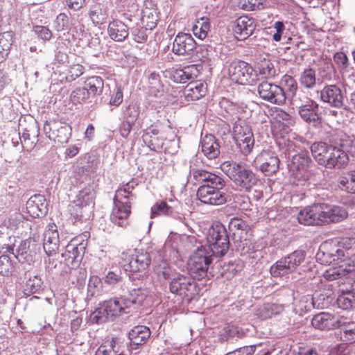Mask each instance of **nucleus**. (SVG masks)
Here are the masks:
<instances>
[{
	"mask_svg": "<svg viewBox=\"0 0 355 355\" xmlns=\"http://www.w3.org/2000/svg\"><path fill=\"white\" fill-rule=\"evenodd\" d=\"M174 209L164 201H158L151 207V218L157 216H171L173 214Z\"/></svg>",
	"mask_w": 355,
	"mask_h": 355,
	"instance_id": "8fccbe9b",
	"label": "nucleus"
},
{
	"mask_svg": "<svg viewBox=\"0 0 355 355\" xmlns=\"http://www.w3.org/2000/svg\"><path fill=\"white\" fill-rule=\"evenodd\" d=\"M315 72L312 68L304 69L300 77L301 84L306 88H311L315 85Z\"/></svg>",
	"mask_w": 355,
	"mask_h": 355,
	"instance_id": "bf43d9fd",
	"label": "nucleus"
},
{
	"mask_svg": "<svg viewBox=\"0 0 355 355\" xmlns=\"http://www.w3.org/2000/svg\"><path fill=\"white\" fill-rule=\"evenodd\" d=\"M42 280L40 277L37 275H33L29 277L24 286V291L26 293H37L42 286Z\"/></svg>",
	"mask_w": 355,
	"mask_h": 355,
	"instance_id": "4d7b16f0",
	"label": "nucleus"
},
{
	"mask_svg": "<svg viewBox=\"0 0 355 355\" xmlns=\"http://www.w3.org/2000/svg\"><path fill=\"white\" fill-rule=\"evenodd\" d=\"M103 291V283L96 275L90 277L87 284V294L91 297H98Z\"/></svg>",
	"mask_w": 355,
	"mask_h": 355,
	"instance_id": "09e8293b",
	"label": "nucleus"
},
{
	"mask_svg": "<svg viewBox=\"0 0 355 355\" xmlns=\"http://www.w3.org/2000/svg\"><path fill=\"white\" fill-rule=\"evenodd\" d=\"M116 341L112 338L106 340L96 350L95 355H118L121 354L116 348Z\"/></svg>",
	"mask_w": 355,
	"mask_h": 355,
	"instance_id": "864d4df0",
	"label": "nucleus"
},
{
	"mask_svg": "<svg viewBox=\"0 0 355 355\" xmlns=\"http://www.w3.org/2000/svg\"><path fill=\"white\" fill-rule=\"evenodd\" d=\"M38 135L39 130L35 124L30 126L29 129L25 128L20 137L23 148L28 152L31 151L38 141Z\"/></svg>",
	"mask_w": 355,
	"mask_h": 355,
	"instance_id": "7c9ffc66",
	"label": "nucleus"
},
{
	"mask_svg": "<svg viewBox=\"0 0 355 355\" xmlns=\"http://www.w3.org/2000/svg\"><path fill=\"white\" fill-rule=\"evenodd\" d=\"M107 31L110 37L117 42L124 40L128 35L127 26L121 21H111L109 24Z\"/></svg>",
	"mask_w": 355,
	"mask_h": 355,
	"instance_id": "72a5a7b5",
	"label": "nucleus"
},
{
	"mask_svg": "<svg viewBox=\"0 0 355 355\" xmlns=\"http://www.w3.org/2000/svg\"><path fill=\"white\" fill-rule=\"evenodd\" d=\"M284 310L283 304L266 303L259 309L257 315L262 320H266L281 313Z\"/></svg>",
	"mask_w": 355,
	"mask_h": 355,
	"instance_id": "a19ab883",
	"label": "nucleus"
},
{
	"mask_svg": "<svg viewBox=\"0 0 355 355\" xmlns=\"http://www.w3.org/2000/svg\"><path fill=\"white\" fill-rule=\"evenodd\" d=\"M90 319L92 322L96 324H102L107 320H111L109 313L103 303L91 314Z\"/></svg>",
	"mask_w": 355,
	"mask_h": 355,
	"instance_id": "6e6d98bb",
	"label": "nucleus"
},
{
	"mask_svg": "<svg viewBox=\"0 0 355 355\" xmlns=\"http://www.w3.org/2000/svg\"><path fill=\"white\" fill-rule=\"evenodd\" d=\"M339 186L342 190L355 194V171L349 174V178H341Z\"/></svg>",
	"mask_w": 355,
	"mask_h": 355,
	"instance_id": "e2e57ef3",
	"label": "nucleus"
},
{
	"mask_svg": "<svg viewBox=\"0 0 355 355\" xmlns=\"http://www.w3.org/2000/svg\"><path fill=\"white\" fill-rule=\"evenodd\" d=\"M330 256L338 269L327 270L324 274L327 279L333 280L355 270V238L343 239L338 248L332 250Z\"/></svg>",
	"mask_w": 355,
	"mask_h": 355,
	"instance_id": "f03ea898",
	"label": "nucleus"
},
{
	"mask_svg": "<svg viewBox=\"0 0 355 355\" xmlns=\"http://www.w3.org/2000/svg\"><path fill=\"white\" fill-rule=\"evenodd\" d=\"M146 291L141 288H134L130 293L129 297L125 299L126 306L130 308L131 305H141L146 300Z\"/></svg>",
	"mask_w": 355,
	"mask_h": 355,
	"instance_id": "c03bdc74",
	"label": "nucleus"
},
{
	"mask_svg": "<svg viewBox=\"0 0 355 355\" xmlns=\"http://www.w3.org/2000/svg\"><path fill=\"white\" fill-rule=\"evenodd\" d=\"M33 31L35 35L44 41H49L52 37L51 31L46 26H35L33 27Z\"/></svg>",
	"mask_w": 355,
	"mask_h": 355,
	"instance_id": "69168bd1",
	"label": "nucleus"
},
{
	"mask_svg": "<svg viewBox=\"0 0 355 355\" xmlns=\"http://www.w3.org/2000/svg\"><path fill=\"white\" fill-rule=\"evenodd\" d=\"M305 256L306 254L302 250L294 251L274 263L270 267V274L277 277L293 272L304 261Z\"/></svg>",
	"mask_w": 355,
	"mask_h": 355,
	"instance_id": "9d476101",
	"label": "nucleus"
},
{
	"mask_svg": "<svg viewBox=\"0 0 355 355\" xmlns=\"http://www.w3.org/2000/svg\"><path fill=\"white\" fill-rule=\"evenodd\" d=\"M137 186V183L135 180H131L116 191L115 197L121 200L130 201V199L134 197L132 191Z\"/></svg>",
	"mask_w": 355,
	"mask_h": 355,
	"instance_id": "de8ad7c7",
	"label": "nucleus"
},
{
	"mask_svg": "<svg viewBox=\"0 0 355 355\" xmlns=\"http://www.w3.org/2000/svg\"><path fill=\"white\" fill-rule=\"evenodd\" d=\"M317 217L318 225L338 223L345 219L348 213L343 207L327 203H317Z\"/></svg>",
	"mask_w": 355,
	"mask_h": 355,
	"instance_id": "9b49d317",
	"label": "nucleus"
},
{
	"mask_svg": "<svg viewBox=\"0 0 355 355\" xmlns=\"http://www.w3.org/2000/svg\"><path fill=\"white\" fill-rule=\"evenodd\" d=\"M233 138L241 153L247 156L252 152L254 138L250 126L244 121H238L233 127Z\"/></svg>",
	"mask_w": 355,
	"mask_h": 355,
	"instance_id": "1a4fd4ad",
	"label": "nucleus"
},
{
	"mask_svg": "<svg viewBox=\"0 0 355 355\" xmlns=\"http://www.w3.org/2000/svg\"><path fill=\"white\" fill-rule=\"evenodd\" d=\"M254 163L266 175H269L279 169V159L274 152L263 150L256 157Z\"/></svg>",
	"mask_w": 355,
	"mask_h": 355,
	"instance_id": "aec40b11",
	"label": "nucleus"
},
{
	"mask_svg": "<svg viewBox=\"0 0 355 355\" xmlns=\"http://www.w3.org/2000/svg\"><path fill=\"white\" fill-rule=\"evenodd\" d=\"M60 244L59 234L55 223H49L44 232L43 248L46 254L50 257L55 255Z\"/></svg>",
	"mask_w": 355,
	"mask_h": 355,
	"instance_id": "4be33fe9",
	"label": "nucleus"
},
{
	"mask_svg": "<svg viewBox=\"0 0 355 355\" xmlns=\"http://www.w3.org/2000/svg\"><path fill=\"white\" fill-rule=\"evenodd\" d=\"M232 82L240 85H252L260 78H266L270 73L269 68H226Z\"/></svg>",
	"mask_w": 355,
	"mask_h": 355,
	"instance_id": "6e6552de",
	"label": "nucleus"
},
{
	"mask_svg": "<svg viewBox=\"0 0 355 355\" xmlns=\"http://www.w3.org/2000/svg\"><path fill=\"white\" fill-rule=\"evenodd\" d=\"M14 33L11 31L0 34V63L8 56L13 43Z\"/></svg>",
	"mask_w": 355,
	"mask_h": 355,
	"instance_id": "37998d69",
	"label": "nucleus"
},
{
	"mask_svg": "<svg viewBox=\"0 0 355 355\" xmlns=\"http://www.w3.org/2000/svg\"><path fill=\"white\" fill-rule=\"evenodd\" d=\"M154 272L159 281L171 280L176 274L175 270L164 259H160L155 263Z\"/></svg>",
	"mask_w": 355,
	"mask_h": 355,
	"instance_id": "473e14b6",
	"label": "nucleus"
},
{
	"mask_svg": "<svg viewBox=\"0 0 355 355\" xmlns=\"http://www.w3.org/2000/svg\"><path fill=\"white\" fill-rule=\"evenodd\" d=\"M340 318L341 316L335 315L328 312H321L313 316L311 324L317 329L329 331L339 327Z\"/></svg>",
	"mask_w": 355,
	"mask_h": 355,
	"instance_id": "412c9836",
	"label": "nucleus"
},
{
	"mask_svg": "<svg viewBox=\"0 0 355 355\" xmlns=\"http://www.w3.org/2000/svg\"><path fill=\"white\" fill-rule=\"evenodd\" d=\"M170 78L177 83H185L193 78L192 73L187 71L189 68H172Z\"/></svg>",
	"mask_w": 355,
	"mask_h": 355,
	"instance_id": "49530a36",
	"label": "nucleus"
},
{
	"mask_svg": "<svg viewBox=\"0 0 355 355\" xmlns=\"http://www.w3.org/2000/svg\"><path fill=\"white\" fill-rule=\"evenodd\" d=\"M329 355H355V352L345 344H339L330 349Z\"/></svg>",
	"mask_w": 355,
	"mask_h": 355,
	"instance_id": "338daca9",
	"label": "nucleus"
},
{
	"mask_svg": "<svg viewBox=\"0 0 355 355\" xmlns=\"http://www.w3.org/2000/svg\"><path fill=\"white\" fill-rule=\"evenodd\" d=\"M201 151L209 159H213L220 155V145L212 135H206L200 140Z\"/></svg>",
	"mask_w": 355,
	"mask_h": 355,
	"instance_id": "c85d7f7f",
	"label": "nucleus"
},
{
	"mask_svg": "<svg viewBox=\"0 0 355 355\" xmlns=\"http://www.w3.org/2000/svg\"><path fill=\"white\" fill-rule=\"evenodd\" d=\"M70 101L73 105L82 104L86 101L88 97V92H87V89L83 88H76L74 89L70 94Z\"/></svg>",
	"mask_w": 355,
	"mask_h": 355,
	"instance_id": "052dcab7",
	"label": "nucleus"
},
{
	"mask_svg": "<svg viewBox=\"0 0 355 355\" xmlns=\"http://www.w3.org/2000/svg\"><path fill=\"white\" fill-rule=\"evenodd\" d=\"M125 303V298L122 297L110 299L103 302L111 318V320L125 313V309L128 307Z\"/></svg>",
	"mask_w": 355,
	"mask_h": 355,
	"instance_id": "2f4dec72",
	"label": "nucleus"
},
{
	"mask_svg": "<svg viewBox=\"0 0 355 355\" xmlns=\"http://www.w3.org/2000/svg\"><path fill=\"white\" fill-rule=\"evenodd\" d=\"M146 92L149 97L161 98L165 94V88L159 76L155 72H150L148 76V85L145 87Z\"/></svg>",
	"mask_w": 355,
	"mask_h": 355,
	"instance_id": "c756f323",
	"label": "nucleus"
},
{
	"mask_svg": "<svg viewBox=\"0 0 355 355\" xmlns=\"http://www.w3.org/2000/svg\"><path fill=\"white\" fill-rule=\"evenodd\" d=\"M259 96L271 103L282 105L286 99L285 91L279 85L263 81L258 86Z\"/></svg>",
	"mask_w": 355,
	"mask_h": 355,
	"instance_id": "dca6fc26",
	"label": "nucleus"
},
{
	"mask_svg": "<svg viewBox=\"0 0 355 355\" xmlns=\"http://www.w3.org/2000/svg\"><path fill=\"white\" fill-rule=\"evenodd\" d=\"M229 229L232 232V237L239 251L242 254L247 253L250 250V243L247 239L249 229L248 224L239 218H233L229 223Z\"/></svg>",
	"mask_w": 355,
	"mask_h": 355,
	"instance_id": "ddd939ff",
	"label": "nucleus"
},
{
	"mask_svg": "<svg viewBox=\"0 0 355 355\" xmlns=\"http://www.w3.org/2000/svg\"><path fill=\"white\" fill-rule=\"evenodd\" d=\"M88 236L89 232H85L83 234L72 239L67 245L62 257L69 268L75 269L80 266L87 245Z\"/></svg>",
	"mask_w": 355,
	"mask_h": 355,
	"instance_id": "39448f33",
	"label": "nucleus"
},
{
	"mask_svg": "<svg viewBox=\"0 0 355 355\" xmlns=\"http://www.w3.org/2000/svg\"><path fill=\"white\" fill-rule=\"evenodd\" d=\"M114 207L112 209L110 220L119 227H125L128 223V218L131 213L130 202L121 200L119 198H114Z\"/></svg>",
	"mask_w": 355,
	"mask_h": 355,
	"instance_id": "a211bd4d",
	"label": "nucleus"
},
{
	"mask_svg": "<svg viewBox=\"0 0 355 355\" xmlns=\"http://www.w3.org/2000/svg\"><path fill=\"white\" fill-rule=\"evenodd\" d=\"M84 88L87 89L88 97L96 96L101 94L103 89V80L99 76H92L87 79Z\"/></svg>",
	"mask_w": 355,
	"mask_h": 355,
	"instance_id": "79ce46f5",
	"label": "nucleus"
},
{
	"mask_svg": "<svg viewBox=\"0 0 355 355\" xmlns=\"http://www.w3.org/2000/svg\"><path fill=\"white\" fill-rule=\"evenodd\" d=\"M305 101H302L301 98H294L293 103L299 107V114L305 121L314 125L319 120L318 105L313 100L304 96Z\"/></svg>",
	"mask_w": 355,
	"mask_h": 355,
	"instance_id": "6ab92c4d",
	"label": "nucleus"
},
{
	"mask_svg": "<svg viewBox=\"0 0 355 355\" xmlns=\"http://www.w3.org/2000/svg\"><path fill=\"white\" fill-rule=\"evenodd\" d=\"M95 191L91 186L86 187L76 196L75 203L77 208V216L80 220H87L92 215L94 205Z\"/></svg>",
	"mask_w": 355,
	"mask_h": 355,
	"instance_id": "4468645a",
	"label": "nucleus"
},
{
	"mask_svg": "<svg viewBox=\"0 0 355 355\" xmlns=\"http://www.w3.org/2000/svg\"><path fill=\"white\" fill-rule=\"evenodd\" d=\"M254 28L255 24L253 19L241 16L234 21L233 31L238 40H243L252 34Z\"/></svg>",
	"mask_w": 355,
	"mask_h": 355,
	"instance_id": "5701e85b",
	"label": "nucleus"
},
{
	"mask_svg": "<svg viewBox=\"0 0 355 355\" xmlns=\"http://www.w3.org/2000/svg\"><path fill=\"white\" fill-rule=\"evenodd\" d=\"M340 329V340L346 343L355 342V322L347 321V318L341 316L339 327Z\"/></svg>",
	"mask_w": 355,
	"mask_h": 355,
	"instance_id": "e433bc0d",
	"label": "nucleus"
},
{
	"mask_svg": "<svg viewBox=\"0 0 355 355\" xmlns=\"http://www.w3.org/2000/svg\"><path fill=\"white\" fill-rule=\"evenodd\" d=\"M151 332L146 326H136L128 334L130 349H137L139 346L144 345L150 338Z\"/></svg>",
	"mask_w": 355,
	"mask_h": 355,
	"instance_id": "bb28decb",
	"label": "nucleus"
},
{
	"mask_svg": "<svg viewBox=\"0 0 355 355\" xmlns=\"http://www.w3.org/2000/svg\"><path fill=\"white\" fill-rule=\"evenodd\" d=\"M337 304L343 310L352 309L355 306V293L350 291L340 295L337 299Z\"/></svg>",
	"mask_w": 355,
	"mask_h": 355,
	"instance_id": "603ef678",
	"label": "nucleus"
},
{
	"mask_svg": "<svg viewBox=\"0 0 355 355\" xmlns=\"http://www.w3.org/2000/svg\"><path fill=\"white\" fill-rule=\"evenodd\" d=\"M151 257L147 252L139 250H128L121 254L120 266L132 273L141 272L148 268Z\"/></svg>",
	"mask_w": 355,
	"mask_h": 355,
	"instance_id": "423d86ee",
	"label": "nucleus"
},
{
	"mask_svg": "<svg viewBox=\"0 0 355 355\" xmlns=\"http://www.w3.org/2000/svg\"><path fill=\"white\" fill-rule=\"evenodd\" d=\"M30 242L28 240L22 241L19 244L15 257L19 262H30L32 261V256L29 250Z\"/></svg>",
	"mask_w": 355,
	"mask_h": 355,
	"instance_id": "3c124183",
	"label": "nucleus"
},
{
	"mask_svg": "<svg viewBox=\"0 0 355 355\" xmlns=\"http://www.w3.org/2000/svg\"><path fill=\"white\" fill-rule=\"evenodd\" d=\"M211 257L205 246L200 245L197 247L188 263L189 272L193 278L201 279L207 276Z\"/></svg>",
	"mask_w": 355,
	"mask_h": 355,
	"instance_id": "0eeeda50",
	"label": "nucleus"
},
{
	"mask_svg": "<svg viewBox=\"0 0 355 355\" xmlns=\"http://www.w3.org/2000/svg\"><path fill=\"white\" fill-rule=\"evenodd\" d=\"M332 146L333 145L322 141L314 142L311 146L310 148L312 155L318 164L321 166L324 164L325 159L331 149Z\"/></svg>",
	"mask_w": 355,
	"mask_h": 355,
	"instance_id": "c9c22d12",
	"label": "nucleus"
},
{
	"mask_svg": "<svg viewBox=\"0 0 355 355\" xmlns=\"http://www.w3.org/2000/svg\"><path fill=\"white\" fill-rule=\"evenodd\" d=\"M26 209L33 218H40L44 216L48 211L47 203L44 196L35 195L31 197L26 202Z\"/></svg>",
	"mask_w": 355,
	"mask_h": 355,
	"instance_id": "393cba45",
	"label": "nucleus"
},
{
	"mask_svg": "<svg viewBox=\"0 0 355 355\" xmlns=\"http://www.w3.org/2000/svg\"><path fill=\"white\" fill-rule=\"evenodd\" d=\"M316 204L302 209L297 214L298 222L304 225H318Z\"/></svg>",
	"mask_w": 355,
	"mask_h": 355,
	"instance_id": "f704fd0d",
	"label": "nucleus"
},
{
	"mask_svg": "<svg viewBox=\"0 0 355 355\" xmlns=\"http://www.w3.org/2000/svg\"><path fill=\"white\" fill-rule=\"evenodd\" d=\"M195 47L196 42L190 34L179 33L173 41L172 51L177 55H185Z\"/></svg>",
	"mask_w": 355,
	"mask_h": 355,
	"instance_id": "b1692460",
	"label": "nucleus"
},
{
	"mask_svg": "<svg viewBox=\"0 0 355 355\" xmlns=\"http://www.w3.org/2000/svg\"><path fill=\"white\" fill-rule=\"evenodd\" d=\"M69 26V19L68 17L64 14H59L55 20L54 21V28L57 31H62L64 29L67 28Z\"/></svg>",
	"mask_w": 355,
	"mask_h": 355,
	"instance_id": "774afa93",
	"label": "nucleus"
},
{
	"mask_svg": "<svg viewBox=\"0 0 355 355\" xmlns=\"http://www.w3.org/2000/svg\"><path fill=\"white\" fill-rule=\"evenodd\" d=\"M220 169L240 191H249L258 180L251 170L236 162L225 161L220 164Z\"/></svg>",
	"mask_w": 355,
	"mask_h": 355,
	"instance_id": "7ed1b4c3",
	"label": "nucleus"
},
{
	"mask_svg": "<svg viewBox=\"0 0 355 355\" xmlns=\"http://www.w3.org/2000/svg\"><path fill=\"white\" fill-rule=\"evenodd\" d=\"M206 90L203 83L192 82L187 85L184 95L188 101H196L205 95Z\"/></svg>",
	"mask_w": 355,
	"mask_h": 355,
	"instance_id": "58836bf2",
	"label": "nucleus"
},
{
	"mask_svg": "<svg viewBox=\"0 0 355 355\" xmlns=\"http://www.w3.org/2000/svg\"><path fill=\"white\" fill-rule=\"evenodd\" d=\"M321 99L331 106L340 107L343 105V96L341 90L336 85L324 87L320 92Z\"/></svg>",
	"mask_w": 355,
	"mask_h": 355,
	"instance_id": "cd10ccee",
	"label": "nucleus"
},
{
	"mask_svg": "<svg viewBox=\"0 0 355 355\" xmlns=\"http://www.w3.org/2000/svg\"><path fill=\"white\" fill-rule=\"evenodd\" d=\"M141 22L146 29H153L157 25L158 21V14L157 8L152 6L150 7L146 4L142 10Z\"/></svg>",
	"mask_w": 355,
	"mask_h": 355,
	"instance_id": "4c0bfd02",
	"label": "nucleus"
},
{
	"mask_svg": "<svg viewBox=\"0 0 355 355\" xmlns=\"http://www.w3.org/2000/svg\"><path fill=\"white\" fill-rule=\"evenodd\" d=\"M196 60L200 61L202 64L211 66L216 64L218 60L217 54L211 49L202 46L196 51Z\"/></svg>",
	"mask_w": 355,
	"mask_h": 355,
	"instance_id": "ea45409f",
	"label": "nucleus"
},
{
	"mask_svg": "<svg viewBox=\"0 0 355 355\" xmlns=\"http://www.w3.org/2000/svg\"><path fill=\"white\" fill-rule=\"evenodd\" d=\"M282 84H284L286 87L288 95H291L293 98H297L296 96V91L297 89V85L295 79L291 76L285 75L283 76L282 79ZM298 98H300L298 96Z\"/></svg>",
	"mask_w": 355,
	"mask_h": 355,
	"instance_id": "0e129e2a",
	"label": "nucleus"
},
{
	"mask_svg": "<svg viewBox=\"0 0 355 355\" xmlns=\"http://www.w3.org/2000/svg\"><path fill=\"white\" fill-rule=\"evenodd\" d=\"M171 293L183 297H192L197 292V284L188 274L176 273L169 282Z\"/></svg>",
	"mask_w": 355,
	"mask_h": 355,
	"instance_id": "f8f14e48",
	"label": "nucleus"
},
{
	"mask_svg": "<svg viewBox=\"0 0 355 355\" xmlns=\"http://www.w3.org/2000/svg\"><path fill=\"white\" fill-rule=\"evenodd\" d=\"M83 73L82 68H64V71L60 73L59 80L63 82H71Z\"/></svg>",
	"mask_w": 355,
	"mask_h": 355,
	"instance_id": "13d9d810",
	"label": "nucleus"
},
{
	"mask_svg": "<svg viewBox=\"0 0 355 355\" xmlns=\"http://www.w3.org/2000/svg\"><path fill=\"white\" fill-rule=\"evenodd\" d=\"M311 163V158L306 153H298L293 156L290 171L294 178L297 180V184H303V182L310 178L311 172L309 168Z\"/></svg>",
	"mask_w": 355,
	"mask_h": 355,
	"instance_id": "2eb2a0df",
	"label": "nucleus"
},
{
	"mask_svg": "<svg viewBox=\"0 0 355 355\" xmlns=\"http://www.w3.org/2000/svg\"><path fill=\"white\" fill-rule=\"evenodd\" d=\"M192 175L197 182L202 184L196 195L202 203L222 205L227 202V196L221 191L225 185L223 178L204 169H193Z\"/></svg>",
	"mask_w": 355,
	"mask_h": 355,
	"instance_id": "f257e3e1",
	"label": "nucleus"
},
{
	"mask_svg": "<svg viewBox=\"0 0 355 355\" xmlns=\"http://www.w3.org/2000/svg\"><path fill=\"white\" fill-rule=\"evenodd\" d=\"M348 157L345 151L336 146H332L323 166L328 168H341L347 164Z\"/></svg>",
	"mask_w": 355,
	"mask_h": 355,
	"instance_id": "a878e982",
	"label": "nucleus"
},
{
	"mask_svg": "<svg viewBox=\"0 0 355 355\" xmlns=\"http://www.w3.org/2000/svg\"><path fill=\"white\" fill-rule=\"evenodd\" d=\"M209 22L208 18L202 17L197 24L193 26V34L200 39H204L207 37L209 30Z\"/></svg>",
	"mask_w": 355,
	"mask_h": 355,
	"instance_id": "5fc2aeb1",
	"label": "nucleus"
},
{
	"mask_svg": "<svg viewBox=\"0 0 355 355\" xmlns=\"http://www.w3.org/2000/svg\"><path fill=\"white\" fill-rule=\"evenodd\" d=\"M44 131L48 137L62 144L67 142L71 135L69 125L56 120L46 121L44 124Z\"/></svg>",
	"mask_w": 355,
	"mask_h": 355,
	"instance_id": "f3484780",
	"label": "nucleus"
},
{
	"mask_svg": "<svg viewBox=\"0 0 355 355\" xmlns=\"http://www.w3.org/2000/svg\"><path fill=\"white\" fill-rule=\"evenodd\" d=\"M207 243L210 254L216 257H223L229 250L230 240L225 227L216 222L209 228Z\"/></svg>",
	"mask_w": 355,
	"mask_h": 355,
	"instance_id": "20e7f679",
	"label": "nucleus"
},
{
	"mask_svg": "<svg viewBox=\"0 0 355 355\" xmlns=\"http://www.w3.org/2000/svg\"><path fill=\"white\" fill-rule=\"evenodd\" d=\"M89 17L94 23L102 24L107 17V10L101 4H96L89 11Z\"/></svg>",
	"mask_w": 355,
	"mask_h": 355,
	"instance_id": "a18cd8bd",
	"label": "nucleus"
},
{
	"mask_svg": "<svg viewBox=\"0 0 355 355\" xmlns=\"http://www.w3.org/2000/svg\"><path fill=\"white\" fill-rule=\"evenodd\" d=\"M15 270V266L10 258L7 255L0 257V274L3 276H10Z\"/></svg>",
	"mask_w": 355,
	"mask_h": 355,
	"instance_id": "680f3d73",
	"label": "nucleus"
}]
</instances>
